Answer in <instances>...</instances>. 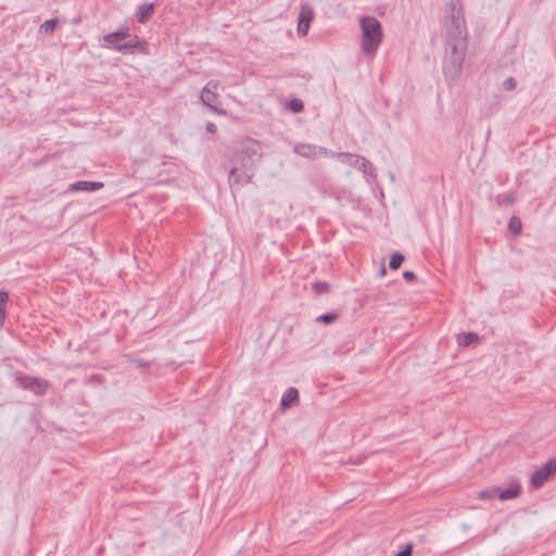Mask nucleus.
I'll list each match as a JSON object with an SVG mask.
<instances>
[{
    "label": "nucleus",
    "mask_w": 556,
    "mask_h": 556,
    "mask_svg": "<svg viewBox=\"0 0 556 556\" xmlns=\"http://www.w3.org/2000/svg\"><path fill=\"white\" fill-rule=\"evenodd\" d=\"M467 46V37H446L443 72L448 84L459 77Z\"/></svg>",
    "instance_id": "1"
},
{
    "label": "nucleus",
    "mask_w": 556,
    "mask_h": 556,
    "mask_svg": "<svg viewBox=\"0 0 556 556\" xmlns=\"http://www.w3.org/2000/svg\"><path fill=\"white\" fill-rule=\"evenodd\" d=\"M103 37L102 47L119 51L124 54L143 53L144 45L138 37Z\"/></svg>",
    "instance_id": "2"
},
{
    "label": "nucleus",
    "mask_w": 556,
    "mask_h": 556,
    "mask_svg": "<svg viewBox=\"0 0 556 556\" xmlns=\"http://www.w3.org/2000/svg\"><path fill=\"white\" fill-rule=\"evenodd\" d=\"M447 35H462L466 31V22L460 0H450V16L445 21Z\"/></svg>",
    "instance_id": "3"
},
{
    "label": "nucleus",
    "mask_w": 556,
    "mask_h": 556,
    "mask_svg": "<svg viewBox=\"0 0 556 556\" xmlns=\"http://www.w3.org/2000/svg\"><path fill=\"white\" fill-rule=\"evenodd\" d=\"M331 157H336L337 160H339L340 162H342L349 166L358 168L365 175H370V176L374 175L372 164L367 159H365L358 154H353V153H348V152H337V153L332 152Z\"/></svg>",
    "instance_id": "4"
},
{
    "label": "nucleus",
    "mask_w": 556,
    "mask_h": 556,
    "mask_svg": "<svg viewBox=\"0 0 556 556\" xmlns=\"http://www.w3.org/2000/svg\"><path fill=\"white\" fill-rule=\"evenodd\" d=\"M235 162V165L229 170V185L232 187L235 185H244L248 184L253 175L252 163H239Z\"/></svg>",
    "instance_id": "5"
},
{
    "label": "nucleus",
    "mask_w": 556,
    "mask_h": 556,
    "mask_svg": "<svg viewBox=\"0 0 556 556\" xmlns=\"http://www.w3.org/2000/svg\"><path fill=\"white\" fill-rule=\"evenodd\" d=\"M262 156L261 146L257 141L253 139H247L242 143V148L240 153L237 155L236 162L242 163H252V167L254 163L258 161Z\"/></svg>",
    "instance_id": "6"
},
{
    "label": "nucleus",
    "mask_w": 556,
    "mask_h": 556,
    "mask_svg": "<svg viewBox=\"0 0 556 556\" xmlns=\"http://www.w3.org/2000/svg\"><path fill=\"white\" fill-rule=\"evenodd\" d=\"M216 89H217V83L216 81H208L205 87L202 89V92H201V101L204 105H206L212 112L216 113V114H219V115H225L226 114V111L223 110V109H218L216 103H217V100H218V94L216 93Z\"/></svg>",
    "instance_id": "7"
},
{
    "label": "nucleus",
    "mask_w": 556,
    "mask_h": 556,
    "mask_svg": "<svg viewBox=\"0 0 556 556\" xmlns=\"http://www.w3.org/2000/svg\"><path fill=\"white\" fill-rule=\"evenodd\" d=\"M293 152L306 159H316L318 155L331 156L332 153L327 148L308 143H296Z\"/></svg>",
    "instance_id": "8"
},
{
    "label": "nucleus",
    "mask_w": 556,
    "mask_h": 556,
    "mask_svg": "<svg viewBox=\"0 0 556 556\" xmlns=\"http://www.w3.org/2000/svg\"><path fill=\"white\" fill-rule=\"evenodd\" d=\"M314 11L309 5H302L298 18V33L300 35H307L309 24L313 21Z\"/></svg>",
    "instance_id": "9"
},
{
    "label": "nucleus",
    "mask_w": 556,
    "mask_h": 556,
    "mask_svg": "<svg viewBox=\"0 0 556 556\" xmlns=\"http://www.w3.org/2000/svg\"><path fill=\"white\" fill-rule=\"evenodd\" d=\"M363 35H381V25L372 16H363L359 18Z\"/></svg>",
    "instance_id": "10"
},
{
    "label": "nucleus",
    "mask_w": 556,
    "mask_h": 556,
    "mask_svg": "<svg viewBox=\"0 0 556 556\" xmlns=\"http://www.w3.org/2000/svg\"><path fill=\"white\" fill-rule=\"evenodd\" d=\"M104 187L101 181H76L68 186L71 192H91Z\"/></svg>",
    "instance_id": "11"
},
{
    "label": "nucleus",
    "mask_w": 556,
    "mask_h": 556,
    "mask_svg": "<svg viewBox=\"0 0 556 556\" xmlns=\"http://www.w3.org/2000/svg\"><path fill=\"white\" fill-rule=\"evenodd\" d=\"M24 387L30 389L36 394H43L48 388V382L39 378H24Z\"/></svg>",
    "instance_id": "12"
},
{
    "label": "nucleus",
    "mask_w": 556,
    "mask_h": 556,
    "mask_svg": "<svg viewBox=\"0 0 556 556\" xmlns=\"http://www.w3.org/2000/svg\"><path fill=\"white\" fill-rule=\"evenodd\" d=\"M382 37H362V50L366 54H372L381 43Z\"/></svg>",
    "instance_id": "13"
},
{
    "label": "nucleus",
    "mask_w": 556,
    "mask_h": 556,
    "mask_svg": "<svg viewBox=\"0 0 556 556\" xmlns=\"http://www.w3.org/2000/svg\"><path fill=\"white\" fill-rule=\"evenodd\" d=\"M549 477V471L546 469V466L543 465L540 469L532 473L531 483L534 488H541Z\"/></svg>",
    "instance_id": "14"
},
{
    "label": "nucleus",
    "mask_w": 556,
    "mask_h": 556,
    "mask_svg": "<svg viewBox=\"0 0 556 556\" xmlns=\"http://www.w3.org/2000/svg\"><path fill=\"white\" fill-rule=\"evenodd\" d=\"M299 400V392L295 388H289L280 400V406L282 409L289 408L294 402Z\"/></svg>",
    "instance_id": "15"
},
{
    "label": "nucleus",
    "mask_w": 556,
    "mask_h": 556,
    "mask_svg": "<svg viewBox=\"0 0 556 556\" xmlns=\"http://www.w3.org/2000/svg\"><path fill=\"white\" fill-rule=\"evenodd\" d=\"M520 484L518 482H513L508 489L501 491L498 489L497 496L502 501H508L517 497L520 494Z\"/></svg>",
    "instance_id": "16"
},
{
    "label": "nucleus",
    "mask_w": 556,
    "mask_h": 556,
    "mask_svg": "<svg viewBox=\"0 0 556 556\" xmlns=\"http://www.w3.org/2000/svg\"><path fill=\"white\" fill-rule=\"evenodd\" d=\"M479 337L475 332H464L458 336V344L463 346H468L473 342L478 341Z\"/></svg>",
    "instance_id": "17"
},
{
    "label": "nucleus",
    "mask_w": 556,
    "mask_h": 556,
    "mask_svg": "<svg viewBox=\"0 0 556 556\" xmlns=\"http://www.w3.org/2000/svg\"><path fill=\"white\" fill-rule=\"evenodd\" d=\"M404 262V255L400 252H395L391 255L389 266L391 269L396 270L401 267Z\"/></svg>",
    "instance_id": "18"
},
{
    "label": "nucleus",
    "mask_w": 556,
    "mask_h": 556,
    "mask_svg": "<svg viewBox=\"0 0 556 556\" xmlns=\"http://www.w3.org/2000/svg\"><path fill=\"white\" fill-rule=\"evenodd\" d=\"M152 11H153L152 4L140 7L137 12L139 22L146 21L151 15Z\"/></svg>",
    "instance_id": "19"
},
{
    "label": "nucleus",
    "mask_w": 556,
    "mask_h": 556,
    "mask_svg": "<svg viewBox=\"0 0 556 556\" xmlns=\"http://www.w3.org/2000/svg\"><path fill=\"white\" fill-rule=\"evenodd\" d=\"M58 24L56 18L48 20L39 26L40 33H53Z\"/></svg>",
    "instance_id": "20"
},
{
    "label": "nucleus",
    "mask_w": 556,
    "mask_h": 556,
    "mask_svg": "<svg viewBox=\"0 0 556 556\" xmlns=\"http://www.w3.org/2000/svg\"><path fill=\"white\" fill-rule=\"evenodd\" d=\"M497 492H498V488H494L491 490H483V491L478 492L477 497L481 501L491 500V498H494L495 496H497Z\"/></svg>",
    "instance_id": "21"
},
{
    "label": "nucleus",
    "mask_w": 556,
    "mask_h": 556,
    "mask_svg": "<svg viewBox=\"0 0 556 556\" xmlns=\"http://www.w3.org/2000/svg\"><path fill=\"white\" fill-rule=\"evenodd\" d=\"M337 319H338V314H336V313H327V314L319 315L316 318V321L324 323V324H332Z\"/></svg>",
    "instance_id": "22"
},
{
    "label": "nucleus",
    "mask_w": 556,
    "mask_h": 556,
    "mask_svg": "<svg viewBox=\"0 0 556 556\" xmlns=\"http://www.w3.org/2000/svg\"><path fill=\"white\" fill-rule=\"evenodd\" d=\"M312 289L316 294H321L329 291V285L327 282L318 281L312 285Z\"/></svg>",
    "instance_id": "23"
},
{
    "label": "nucleus",
    "mask_w": 556,
    "mask_h": 556,
    "mask_svg": "<svg viewBox=\"0 0 556 556\" xmlns=\"http://www.w3.org/2000/svg\"><path fill=\"white\" fill-rule=\"evenodd\" d=\"M9 300V293L5 291H0V320L4 319L5 311L4 305Z\"/></svg>",
    "instance_id": "24"
},
{
    "label": "nucleus",
    "mask_w": 556,
    "mask_h": 556,
    "mask_svg": "<svg viewBox=\"0 0 556 556\" xmlns=\"http://www.w3.org/2000/svg\"><path fill=\"white\" fill-rule=\"evenodd\" d=\"M508 227L509 230L515 235H518L521 231V223L517 217L510 218Z\"/></svg>",
    "instance_id": "25"
},
{
    "label": "nucleus",
    "mask_w": 556,
    "mask_h": 556,
    "mask_svg": "<svg viewBox=\"0 0 556 556\" xmlns=\"http://www.w3.org/2000/svg\"><path fill=\"white\" fill-rule=\"evenodd\" d=\"M290 109L294 113H299L303 110V102L300 99H293L290 101Z\"/></svg>",
    "instance_id": "26"
},
{
    "label": "nucleus",
    "mask_w": 556,
    "mask_h": 556,
    "mask_svg": "<svg viewBox=\"0 0 556 556\" xmlns=\"http://www.w3.org/2000/svg\"><path fill=\"white\" fill-rule=\"evenodd\" d=\"M503 88L507 91L514 90L516 88V79L514 77H508L503 83Z\"/></svg>",
    "instance_id": "27"
},
{
    "label": "nucleus",
    "mask_w": 556,
    "mask_h": 556,
    "mask_svg": "<svg viewBox=\"0 0 556 556\" xmlns=\"http://www.w3.org/2000/svg\"><path fill=\"white\" fill-rule=\"evenodd\" d=\"M551 476L556 475V458H552L544 464Z\"/></svg>",
    "instance_id": "28"
},
{
    "label": "nucleus",
    "mask_w": 556,
    "mask_h": 556,
    "mask_svg": "<svg viewBox=\"0 0 556 556\" xmlns=\"http://www.w3.org/2000/svg\"><path fill=\"white\" fill-rule=\"evenodd\" d=\"M412 553H413V545L407 544L402 551H400L399 553H396L393 556H410Z\"/></svg>",
    "instance_id": "29"
},
{
    "label": "nucleus",
    "mask_w": 556,
    "mask_h": 556,
    "mask_svg": "<svg viewBox=\"0 0 556 556\" xmlns=\"http://www.w3.org/2000/svg\"><path fill=\"white\" fill-rule=\"evenodd\" d=\"M205 129H206V131H207V132H210V134H215V132H216V130H217V127H216V125H215L214 123L208 122V123H206V125H205Z\"/></svg>",
    "instance_id": "30"
},
{
    "label": "nucleus",
    "mask_w": 556,
    "mask_h": 556,
    "mask_svg": "<svg viewBox=\"0 0 556 556\" xmlns=\"http://www.w3.org/2000/svg\"><path fill=\"white\" fill-rule=\"evenodd\" d=\"M415 277H416V276H415V274H414L413 271H408V270H406V271H404V273H403V278H404V279H406V280H408V281L414 280V279H415Z\"/></svg>",
    "instance_id": "31"
},
{
    "label": "nucleus",
    "mask_w": 556,
    "mask_h": 556,
    "mask_svg": "<svg viewBox=\"0 0 556 556\" xmlns=\"http://www.w3.org/2000/svg\"><path fill=\"white\" fill-rule=\"evenodd\" d=\"M134 363L138 366V367H144L147 366V364L141 361V359H134Z\"/></svg>",
    "instance_id": "32"
},
{
    "label": "nucleus",
    "mask_w": 556,
    "mask_h": 556,
    "mask_svg": "<svg viewBox=\"0 0 556 556\" xmlns=\"http://www.w3.org/2000/svg\"><path fill=\"white\" fill-rule=\"evenodd\" d=\"M110 35L117 36V35H124V34H123V33H121V31H118V30H116V31L111 33Z\"/></svg>",
    "instance_id": "33"
},
{
    "label": "nucleus",
    "mask_w": 556,
    "mask_h": 556,
    "mask_svg": "<svg viewBox=\"0 0 556 556\" xmlns=\"http://www.w3.org/2000/svg\"><path fill=\"white\" fill-rule=\"evenodd\" d=\"M386 274V267L382 266L381 269H380V275L383 276Z\"/></svg>",
    "instance_id": "34"
}]
</instances>
